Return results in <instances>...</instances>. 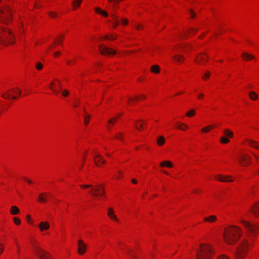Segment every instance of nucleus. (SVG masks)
Masks as SVG:
<instances>
[{
  "instance_id": "nucleus-1",
  "label": "nucleus",
  "mask_w": 259,
  "mask_h": 259,
  "mask_svg": "<svg viewBox=\"0 0 259 259\" xmlns=\"http://www.w3.org/2000/svg\"><path fill=\"white\" fill-rule=\"evenodd\" d=\"M241 223L247 231V236L250 238V241L245 239L236 249L235 254L236 259H243L246 254L247 250L250 245V242L254 240V237L256 235V232L258 230L257 226L250 224L244 220H240Z\"/></svg>"
},
{
  "instance_id": "nucleus-2",
  "label": "nucleus",
  "mask_w": 259,
  "mask_h": 259,
  "mask_svg": "<svg viewBox=\"0 0 259 259\" xmlns=\"http://www.w3.org/2000/svg\"><path fill=\"white\" fill-rule=\"evenodd\" d=\"M241 229L236 226H230L225 229L224 238L225 241L229 244L235 243L240 237Z\"/></svg>"
},
{
  "instance_id": "nucleus-3",
  "label": "nucleus",
  "mask_w": 259,
  "mask_h": 259,
  "mask_svg": "<svg viewBox=\"0 0 259 259\" xmlns=\"http://www.w3.org/2000/svg\"><path fill=\"white\" fill-rule=\"evenodd\" d=\"M212 249L208 244H202L196 253L198 259H210L212 255Z\"/></svg>"
},
{
  "instance_id": "nucleus-4",
  "label": "nucleus",
  "mask_w": 259,
  "mask_h": 259,
  "mask_svg": "<svg viewBox=\"0 0 259 259\" xmlns=\"http://www.w3.org/2000/svg\"><path fill=\"white\" fill-rule=\"evenodd\" d=\"M14 35L10 29H0V42L4 45L13 44Z\"/></svg>"
},
{
  "instance_id": "nucleus-5",
  "label": "nucleus",
  "mask_w": 259,
  "mask_h": 259,
  "mask_svg": "<svg viewBox=\"0 0 259 259\" xmlns=\"http://www.w3.org/2000/svg\"><path fill=\"white\" fill-rule=\"evenodd\" d=\"M80 187L82 188H91L90 193L95 197L102 196L105 194L104 188L101 185H97L95 186L91 185H82Z\"/></svg>"
},
{
  "instance_id": "nucleus-6",
  "label": "nucleus",
  "mask_w": 259,
  "mask_h": 259,
  "mask_svg": "<svg viewBox=\"0 0 259 259\" xmlns=\"http://www.w3.org/2000/svg\"><path fill=\"white\" fill-rule=\"evenodd\" d=\"M12 10L8 7H4L0 9V21L7 23L11 20Z\"/></svg>"
},
{
  "instance_id": "nucleus-7",
  "label": "nucleus",
  "mask_w": 259,
  "mask_h": 259,
  "mask_svg": "<svg viewBox=\"0 0 259 259\" xmlns=\"http://www.w3.org/2000/svg\"><path fill=\"white\" fill-rule=\"evenodd\" d=\"M35 253L40 259H51L52 258V255L49 252L39 247H36Z\"/></svg>"
},
{
  "instance_id": "nucleus-8",
  "label": "nucleus",
  "mask_w": 259,
  "mask_h": 259,
  "mask_svg": "<svg viewBox=\"0 0 259 259\" xmlns=\"http://www.w3.org/2000/svg\"><path fill=\"white\" fill-rule=\"evenodd\" d=\"M208 58L206 54L200 53L196 57L195 62L198 64L203 65L207 61Z\"/></svg>"
},
{
  "instance_id": "nucleus-9",
  "label": "nucleus",
  "mask_w": 259,
  "mask_h": 259,
  "mask_svg": "<svg viewBox=\"0 0 259 259\" xmlns=\"http://www.w3.org/2000/svg\"><path fill=\"white\" fill-rule=\"evenodd\" d=\"M99 49L101 53L103 55H111L115 54L116 51L114 50H112L104 45H100Z\"/></svg>"
},
{
  "instance_id": "nucleus-10",
  "label": "nucleus",
  "mask_w": 259,
  "mask_h": 259,
  "mask_svg": "<svg viewBox=\"0 0 259 259\" xmlns=\"http://www.w3.org/2000/svg\"><path fill=\"white\" fill-rule=\"evenodd\" d=\"M215 179L221 182H232L233 180L231 179V176H223L218 175L215 176Z\"/></svg>"
},
{
  "instance_id": "nucleus-11",
  "label": "nucleus",
  "mask_w": 259,
  "mask_h": 259,
  "mask_svg": "<svg viewBox=\"0 0 259 259\" xmlns=\"http://www.w3.org/2000/svg\"><path fill=\"white\" fill-rule=\"evenodd\" d=\"M78 252L79 254H83L85 252L87 245L81 239L78 240Z\"/></svg>"
},
{
  "instance_id": "nucleus-12",
  "label": "nucleus",
  "mask_w": 259,
  "mask_h": 259,
  "mask_svg": "<svg viewBox=\"0 0 259 259\" xmlns=\"http://www.w3.org/2000/svg\"><path fill=\"white\" fill-rule=\"evenodd\" d=\"M240 162L243 165H247L251 162V158L247 154L242 155L240 158Z\"/></svg>"
},
{
  "instance_id": "nucleus-13",
  "label": "nucleus",
  "mask_w": 259,
  "mask_h": 259,
  "mask_svg": "<svg viewBox=\"0 0 259 259\" xmlns=\"http://www.w3.org/2000/svg\"><path fill=\"white\" fill-rule=\"evenodd\" d=\"M94 162L98 166H100L101 164L105 163V160L103 159V157L98 153L96 154L94 156Z\"/></svg>"
},
{
  "instance_id": "nucleus-14",
  "label": "nucleus",
  "mask_w": 259,
  "mask_h": 259,
  "mask_svg": "<svg viewBox=\"0 0 259 259\" xmlns=\"http://www.w3.org/2000/svg\"><path fill=\"white\" fill-rule=\"evenodd\" d=\"M110 15L113 19V27L114 28H115L119 25V17L116 14L114 13H111Z\"/></svg>"
},
{
  "instance_id": "nucleus-15",
  "label": "nucleus",
  "mask_w": 259,
  "mask_h": 259,
  "mask_svg": "<svg viewBox=\"0 0 259 259\" xmlns=\"http://www.w3.org/2000/svg\"><path fill=\"white\" fill-rule=\"evenodd\" d=\"M250 210L256 217H259V202L254 204L251 207Z\"/></svg>"
},
{
  "instance_id": "nucleus-16",
  "label": "nucleus",
  "mask_w": 259,
  "mask_h": 259,
  "mask_svg": "<svg viewBox=\"0 0 259 259\" xmlns=\"http://www.w3.org/2000/svg\"><path fill=\"white\" fill-rule=\"evenodd\" d=\"M39 228L41 231L47 230L49 229L50 225L48 222H41L39 225Z\"/></svg>"
},
{
  "instance_id": "nucleus-17",
  "label": "nucleus",
  "mask_w": 259,
  "mask_h": 259,
  "mask_svg": "<svg viewBox=\"0 0 259 259\" xmlns=\"http://www.w3.org/2000/svg\"><path fill=\"white\" fill-rule=\"evenodd\" d=\"M48 197V194L46 193H41L38 197V201L41 203H46Z\"/></svg>"
},
{
  "instance_id": "nucleus-18",
  "label": "nucleus",
  "mask_w": 259,
  "mask_h": 259,
  "mask_svg": "<svg viewBox=\"0 0 259 259\" xmlns=\"http://www.w3.org/2000/svg\"><path fill=\"white\" fill-rule=\"evenodd\" d=\"M147 123L143 119H140L136 121L135 127L138 130H141L144 127V124H146Z\"/></svg>"
},
{
  "instance_id": "nucleus-19",
  "label": "nucleus",
  "mask_w": 259,
  "mask_h": 259,
  "mask_svg": "<svg viewBox=\"0 0 259 259\" xmlns=\"http://www.w3.org/2000/svg\"><path fill=\"white\" fill-rule=\"evenodd\" d=\"M108 215L110 217V219L113 220L114 221L118 222V219H117L116 215L114 214V212L113 208H109L108 209Z\"/></svg>"
},
{
  "instance_id": "nucleus-20",
  "label": "nucleus",
  "mask_w": 259,
  "mask_h": 259,
  "mask_svg": "<svg viewBox=\"0 0 259 259\" xmlns=\"http://www.w3.org/2000/svg\"><path fill=\"white\" fill-rule=\"evenodd\" d=\"M242 57L243 59L245 61H248L250 60L254 59L255 58V57L251 54H249L247 53H243L242 54Z\"/></svg>"
},
{
  "instance_id": "nucleus-21",
  "label": "nucleus",
  "mask_w": 259,
  "mask_h": 259,
  "mask_svg": "<svg viewBox=\"0 0 259 259\" xmlns=\"http://www.w3.org/2000/svg\"><path fill=\"white\" fill-rule=\"evenodd\" d=\"M248 144L251 147L255 149H259V144L255 141L252 140H247Z\"/></svg>"
},
{
  "instance_id": "nucleus-22",
  "label": "nucleus",
  "mask_w": 259,
  "mask_h": 259,
  "mask_svg": "<svg viewBox=\"0 0 259 259\" xmlns=\"http://www.w3.org/2000/svg\"><path fill=\"white\" fill-rule=\"evenodd\" d=\"M217 217L214 215H211L208 217H205L204 218V221L205 222H208L209 223H212L217 221Z\"/></svg>"
},
{
  "instance_id": "nucleus-23",
  "label": "nucleus",
  "mask_w": 259,
  "mask_h": 259,
  "mask_svg": "<svg viewBox=\"0 0 259 259\" xmlns=\"http://www.w3.org/2000/svg\"><path fill=\"white\" fill-rule=\"evenodd\" d=\"M160 165L161 167H171L173 166L172 163L169 161H164L163 162H161L160 163Z\"/></svg>"
},
{
  "instance_id": "nucleus-24",
  "label": "nucleus",
  "mask_w": 259,
  "mask_h": 259,
  "mask_svg": "<svg viewBox=\"0 0 259 259\" xmlns=\"http://www.w3.org/2000/svg\"><path fill=\"white\" fill-rule=\"evenodd\" d=\"M95 11L100 14H101L103 16L105 17H107L108 16V14L107 13V12H106L105 11H104V10H101L100 8H96L95 9Z\"/></svg>"
},
{
  "instance_id": "nucleus-25",
  "label": "nucleus",
  "mask_w": 259,
  "mask_h": 259,
  "mask_svg": "<svg viewBox=\"0 0 259 259\" xmlns=\"http://www.w3.org/2000/svg\"><path fill=\"white\" fill-rule=\"evenodd\" d=\"M10 212L13 215H16L20 213V210L16 206H13L11 208Z\"/></svg>"
},
{
  "instance_id": "nucleus-26",
  "label": "nucleus",
  "mask_w": 259,
  "mask_h": 259,
  "mask_svg": "<svg viewBox=\"0 0 259 259\" xmlns=\"http://www.w3.org/2000/svg\"><path fill=\"white\" fill-rule=\"evenodd\" d=\"M172 58L176 61L179 63H182L184 60V58L182 55H176Z\"/></svg>"
},
{
  "instance_id": "nucleus-27",
  "label": "nucleus",
  "mask_w": 259,
  "mask_h": 259,
  "mask_svg": "<svg viewBox=\"0 0 259 259\" xmlns=\"http://www.w3.org/2000/svg\"><path fill=\"white\" fill-rule=\"evenodd\" d=\"M150 70L154 73H158L160 71V67L157 65H154L151 66Z\"/></svg>"
},
{
  "instance_id": "nucleus-28",
  "label": "nucleus",
  "mask_w": 259,
  "mask_h": 259,
  "mask_svg": "<svg viewBox=\"0 0 259 259\" xmlns=\"http://www.w3.org/2000/svg\"><path fill=\"white\" fill-rule=\"evenodd\" d=\"M157 143L159 146H162L165 143V138L163 136H160L157 138Z\"/></svg>"
},
{
  "instance_id": "nucleus-29",
  "label": "nucleus",
  "mask_w": 259,
  "mask_h": 259,
  "mask_svg": "<svg viewBox=\"0 0 259 259\" xmlns=\"http://www.w3.org/2000/svg\"><path fill=\"white\" fill-rule=\"evenodd\" d=\"M249 96L250 98L252 100H256L258 98L257 95L253 91L250 92L249 93Z\"/></svg>"
},
{
  "instance_id": "nucleus-30",
  "label": "nucleus",
  "mask_w": 259,
  "mask_h": 259,
  "mask_svg": "<svg viewBox=\"0 0 259 259\" xmlns=\"http://www.w3.org/2000/svg\"><path fill=\"white\" fill-rule=\"evenodd\" d=\"M224 134L227 137L232 138L233 136V133L230 131L229 129H226L224 131Z\"/></svg>"
},
{
  "instance_id": "nucleus-31",
  "label": "nucleus",
  "mask_w": 259,
  "mask_h": 259,
  "mask_svg": "<svg viewBox=\"0 0 259 259\" xmlns=\"http://www.w3.org/2000/svg\"><path fill=\"white\" fill-rule=\"evenodd\" d=\"M2 97L5 99H10L11 98H12V99H16L17 98L16 96H11V95L8 92H7L5 94L2 95Z\"/></svg>"
},
{
  "instance_id": "nucleus-32",
  "label": "nucleus",
  "mask_w": 259,
  "mask_h": 259,
  "mask_svg": "<svg viewBox=\"0 0 259 259\" xmlns=\"http://www.w3.org/2000/svg\"><path fill=\"white\" fill-rule=\"evenodd\" d=\"M221 142L223 144H227L229 142V139L225 137H222L220 139Z\"/></svg>"
},
{
  "instance_id": "nucleus-33",
  "label": "nucleus",
  "mask_w": 259,
  "mask_h": 259,
  "mask_svg": "<svg viewBox=\"0 0 259 259\" xmlns=\"http://www.w3.org/2000/svg\"><path fill=\"white\" fill-rule=\"evenodd\" d=\"M81 3V0H74L72 2L73 5L74 7H79Z\"/></svg>"
},
{
  "instance_id": "nucleus-34",
  "label": "nucleus",
  "mask_w": 259,
  "mask_h": 259,
  "mask_svg": "<svg viewBox=\"0 0 259 259\" xmlns=\"http://www.w3.org/2000/svg\"><path fill=\"white\" fill-rule=\"evenodd\" d=\"M195 110L192 109V110H190V111H189L188 112H187L186 114V115L188 117H191V116H193L194 115H195Z\"/></svg>"
},
{
  "instance_id": "nucleus-35",
  "label": "nucleus",
  "mask_w": 259,
  "mask_h": 259,
  "mask_svg": "<svg viewBox=\"0 0 259 259\" xmlns=\"http://www.w3.org/2000/svg\"><path fill=\"white\" fill-rule=\"evenodd\" d=\"M43 67V65L42 64L39 62H38L36 63V68L37 70H41Z\"/></svg>"
},
{
  "instance_id": "nucleus-36",
  "label": "nucleus",
  "mask_w": 259,
  "mask_h": 259,
  "mask_svg": "<svg viewBox=\"0 0 259 259\" xmlns=\"http://www.w3.org/2000/svg\"><path fill=\"white\" fill-rule=\"evenodd\" d=\"M90 118V116L89 115H85L84 118V124L87 125L89 122V119Z\"/></svg>"
},
{
  "instance_id": "nucleus-37",
  "label": "nucleus",
  "mask_w": 259,
  "mask_h": 259,
  "mask_svg": "<svg viewBox=\"0 0 259 259\" xmlns=\"http://www.w3.org/2000/svg\"><path fill=\"white\" fill-rule=\"evenodd\" d=\"M13 220H14V222L15 224L18 225H20V224L21 223V221L19 218L15 217L13 218Z\"/></svg>"
},
{
  "instance_id": "nucleus-38",
  "label": "nucleus",
  "mask_w": 259,
  "mask_h": 259,
  "mask_svg": "<svg viewBox=\"0 0 259 259\" xmlns=\"http://www.w3.org/2000/svg\"><path fill=\"white\" fill-rule=\"evenodd\" d=\"M181 124L184 126V127H182L181 125L178 126V127L182 130H186L188 128V126L186 124L184 123H182Z\"/></svg>"
},
{
  "instance_id": "nucleus-39",
  "label": "nucleus",
  "mask_w": 259,
  "mask_h": 259,
  "mask_svg": "<svg viewBox=\"0 0 259 259\" xmlns=\"http://www.w3.org/2000/svg\"><path fill=\"white\" fill-rule=\"evenodd\" d=\"M121 23L123 25H126L128 24V20L125 18H122L121 19Z\"/></svg>"
},
{
  "instance_id": "nucleus-40",
  "label": "nucleus",
  "mask_w": 259,
  "mask_h": 259,
  "mask_svg": "<svg viewBox=\"0 0 259 259\" xmlns=\"http://www.w3.org/2000/svg\"><path fill=\"white\" fill-rule=\"evenodd\" d=\"M116 121V117H114V118H113L112 119H109L108 121V123L109 124H113Z\"/></svg>"
},
{
  "instance_id": "nucleus-41",
  "label": "nucleus",
  "mask_w": 259,
  "mask_h": 259,
  "mask_svg": "<svg viewBox=\"0 0 259 259\" xmlns=\"http://www.w3.org/2000/svg\"><path fill=\"white\" fill-rule=\"evenodd\" d=\"M12 91L14 94H18L19 96L21 94V91L19 89H17L16 91L14 90H12Z\"/></svg>"
},
{
  "instance_id": "nucleus-42",
  "label": "nucleus",
  "mask_w": 259,
  "mask_h": 259,
  "mask_svg": "<svg viewBox=\"0 0 259 259\" xmlns=\"http://www.w3.org/2000/svg\"><path fill=\"white\" fill-rule=\"evenodd\" d=\"M49 15L53 18L56 17L57 16V14L55 12L53 11L50 12L49 13Z\"/></svg>"
},
{
  "instance_id": "nucleus-43",
  "label": "nucleus",
  "mask_w": 259,
  "mask_h": 259,
  "mask_svg": "<svg viewBox=\"0 0 259 259\" xmlns=\"http://www.w3.org/2000/svg\"><path fill=\"white\" fill-rule=\"evenodd\" d=\"M122 135H123L122 133H119L116 134V135L115 136V138L118 139L122 140L121 137L122 136Z\"/></svg>"
},
{
  "instance_id": "nucleus-44",
  "label": "nucleus",
  "mask_w": 259,
  "mask_h": 259,
  "mask_svg": "<svg viewBox=\"0 0 259 259\" xmlns=\"http://www.w3.org/2000/svg\"><path fill=\"white\" fill-rule=\"evenodd\" d=\"M210 74V72L209 71H207L206 73L204 74V76H203V79H205L206 78L209 77Z\"/></svg>"
},
{
  "instance_id": "nucleus-45",
  "label": "nucleus",
  "mask_w": 259,
  "mask_h": 259,
  "mask_svg": "<svg viewBox=\"0 0 259 259\" xmlns=\"http://www.w3.org/2000/svg\"><path fill=\"white\" fill-rule=\"evenodd\" d=\"M189 12H190V15H191V17L192 18H194L196 16V15L195 14V13L192 10H189Z\"/></svg>"
},
{
  "instance_id": "nucleus-46",
  "label": "nucleus",
  "mask_w": 259,
  "mask_h": 259,
  "mask_svg": "<svg viewBox=\"0 0 259 259\" xmlns=\"http://www.w3.org/2000/svg\"><path fill=\"white\" fill-rule=\"evenodd\" d=\"M202 132L208 133L209 131V127L206 126L201 130Z\"/></svg>"
},
{
  "instance_id": "nucleus-47",
  "label": "nucleus",
  "mask_w": 259,
  "mask_h": 259,
  "mask_svg": "<svg viewBox=\"0 0 259 259\" xmlns=\"http://www.w3.org/2000/svg\"><path fill=\"white\" fill-rule=\"evenodd\" d=\"M69 95V92L67 90H64L62 92V95L67 97Z\"/></svg>"
},
{
  "instance_id": "nucleus-48",
  "label": "nucleus",
  "mask_w": 259,
  "mask_h": 259,
  "mask_svg": "<svg viewBox=\"0 0 259 259\" xmlns=\"http://www.w3.org/2000/svg\"><path fill=\"white\" fill-rule=\"evenodd\" d=\"M218 259H230L228 256L225 255H222L219 257Z\"/></svg>"
},
{
  "instance_id": "nucleus-49",
  "label": "nucleus",
  "mask_w": 259,
  "mask_h": 259,
  "mask_svg": "<svg viewBox=\"0 0 259 259\" xmlns=\"http://www.w3.org/2000/svg\"><path fill=\"white\" fill-rule=\"evenodd\" d=\"M56 39L58 41V43L61 44L63 40V36H61V38H57Z\"/></svg>"
},
{
  "instance_id": "nucleus-50",
  "label": "nucleus",
  "mask_w": 259,
  "mask_h": 259,
  "mask_svg": "<svg viewBox=\"0 0 259 259\" xmlns=\"http://www.w3.org/2000/svg\"><path fill=\"white\" fill-rule=\"evenodd\" d=\"M116 10H117L116 6L114 4L113 6V12H112V13H114L116 14Z\"/></svg>"
},
{
  "instance_id": "nucleus-51",
  "label": "nucleus",
  "mask_w": 259,
  "mask_h": 259,
  "mask_svg": "<svg viewBox=\"0 0 259 259\" xmlns=\"http://www.w3.org/2000/svg\"><path fill=\"white\" fill-rule=\"evenodd\" d=\"M204 97V95L203 94H199L198 95V98L199 99H201L202 98H203Z\"/></svg>"
},
{
  "instance_id": "nucleus-52",
  "label": "nucleus",
  "mask_w": 259,
  "mask_h": 259,
  "mask_svg": "<svg viewBox=\"0 0 259 259\" xmlns=\"http://www.w3.org/2000/svg\"><path fill=\"white\" fill-rule=\"evenodd\" d=\"M252 154L253 155L254 157H255V158L258 160L259 159V157L258 156H257L256 154H255L254 153H252Z\"/></svg>"
},
{
  "instance_id": "nucleus-53",
  "label": "nucleus",
  "mask_w": 259,
  "mask_h": 259,
  "mask_svg": "<svg viewBox=\"0 0 259 259\" xmlns=\"http://www.w3.org/2000/svg\"><path fill=\"white\" fill-rule=\"evenodd\" d=\"M132 182L133 184H137V180H135V179H132Z\"/></svg>"
},
{
  "instance_id": "nucleus-54",
  "label": "nucleus",
  "mask_w": 259,
  "mask_h": 259,
  "mask_svg": "<svg viewBox=\"0 0 259 259\" xmlns=\"http://www.w3.org/2000/svg\"><path fill=\"white\" fill-rule=\"evenodd\" d=\"M51 89L56 94H57L59 93V92H57L56 90L52 88H51Z\"/></svg>"
},
{
  "instance_id": "nucleus-55",
  "label": "nucleus",
  "mask_w": 259,
  "mask_h": 259,
  "mask_svg": "<svg viewBox=\"0 0 259 259\" xmlns=\"http://www.w3.org/2000/svg\"><path fill=\"white\" fill-rule=\"evenodd\" d=\"M24 179L28 183H32V181L29 179H27L26 178H24Z\"/></svg>"
},
{
  "instance_id": "nucleus-56",
  "label": "nucleus",
  "mask_w": 259,
  "mask_h": 259,
  "mask_svg": "<svg viewBox=\"0 0 259 259\" xmlns=\"http://www.w3.org/2000/svg\"><path fill=\"white\" fill-rule=\"evenodd\" d=\"M59 54H60L59 52H56L55 53H54V55L55 56H57L59 55Z\"/></svg>"
},
{
  "instance_id": "nucleus-57",
  "label": "nucleus",
  "mask_w": 259,
  "mask_h": 259,
  "mask_svg": "<svg viewBox=\"0 0 259 259\" xmlns=\"http://www.w3.org/2000/svg\"><path fill=\"white\" fill-rule=\"evenodd\" d=\"M181 48L183 49H184V50H185V48H186V46H185V45H182L181 46Z\"/></svg>"
},
{
  "instance_id": "nucleus-58",
  "label": "nucleus",
  "mask_w": 259,
  "mask_h": 259,
  "mask_svg": "<svg viewBox=\"0 0 259 259\" xmlns=\"http://www.w3.org/2000/svg\"><path fill=\"white\" fill-rule=\"evenodd\" d=\"M136 29H140V25H136Z\"/></svg>"
},
{
  "instance_id": "nucleus-59",
  "label": "nucleus",
  "mask_w": 259,
  "mask_h": 259,
  "mask_svg": "<svg viewBox=\"0 0 259 259\" xmlns=\"http://www.w3.org/2000/svg\"><path fill=\"white\" fill-rule=\"evenodd\" d=\"M110 124H109L107 125V128L109 129V130H110L111 128V126H110Z\"/></svg>"
},
{
  "instance_id": "nucleus-60",
  "label": "nucleus",
  "mask_w": 259,
  "mask_h": 259,
  "mask_svg": "<svg viewBox=\"0 0 259 259\" xmlns=\"http://www.w3.org/2000/svg\"><path fill=\"white\" fill-rule=\"evenodd\" d=\"M3 250H4V248L3 247H0V254L2 253V252L3 251Z\"/></svg>"
},
{
  "instance_id": "nucleus-61",
  "label": "nucleus",
  "mask_w": 259,
  "mask_h": 259,
  "mask_svg": "<svg viewBox=\"0 0 259 259\" xmlns=\"http://www.w3.org/2000/svg\"><path fill=\"white\" fill-rule=\"evenodd\" d=\"M120 0H113V1L112 3H118Z\"/></svg>"
},
{
  "instance_id": "nucleus-62",
  "label": "nucleus",
  "mask_w": 259,
  "mask_h": 259,
  "mask_svg": "<svg viewBox=\"0 0 259 259\" xmlns=\"http://www.w3.org/2000/svg\"><path fill=\"white\" fill-rule=\"evenodd\" d=\"M104 38L106 39H109L110 38V37L107 35H105Z\"/></svg>"
},
{
  "instance_id": "nucleus-63",
  "label": "nucleus",
  "mask_w": 259,
  "mask_h": 259,
  "mask_svg": "<svg viewBox=\"0 0 259 259\" xmlns=\"http://www.w3.org/2000/svg\"><path fill=\"white\" fill-rule=\"evenodd\" d=\"M208 127H209V130H210L213 128V125H210L208 126Z\"/></svg>"
},
{
  "instance_id": "nucleus-64",
  "label": "nucleus",
  "mask_w": 259,
  "mask_h": 259,
  "mask_svg": "<svg viewBox=\"0 0 259 259\" xmlns=\"http://www.w3.org/2000/svg\"><path fill=\"white\" fill-rule=\"evenodd\" d=\"M109 39H111V40H115V39H116V37H113V36H111V37H110V38H109Z\"/></svg>"
}]
</instances>
